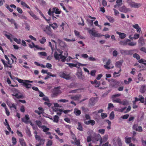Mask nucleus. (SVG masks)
<instances>
[{
    "label": "nucleus",
    "mask_w": 146,
    "mask_h": 146,
    "mask_svg": "<svg viewBox=\"0 0 146 146\" xmlns=\"http://www.w3.org/2000/svg\"><path fill=\"white\" fill-rule=\"evenodd\" d=\"M55 131L60 135L62 136L63 134V133L60 132V131L59 128H57L56 130H55Z\"/></svg>",
    "instance_id": "nucleus-50"
},
{
    "label": "nucleus",
    "mask_w": 146,
    "mask_h": 146,
    "mask_svg": "<svg viewBox=\"0 0 146 146\" xmlns=\"http://www.w3.org/2000/svg\"><path fill=\"white\" fill-rule=\"evenodd\" d=\"M5 7L9 11L11 12H12L13 11V9H11L10 8V6H9L7 4H6L5 5Z\"/></svg>",
    "instance_id": "nucleus-54"
},
{
    "label": "nucleus",
    "mask_w": 146,
    "mask_h": 146,
    "mask_svg": "<svg viewBox=\"0 0 146 146\" xmlns=\"http://www.w3.org/2000/svg\"><path fill=\"white\" fill-rule=\"evenodd\" d=\"M139 37V34L137 33H135V34H134V36L133 37V39H136L138 38Z\"/></svg>",
    "instance_id": "nucleus-60"
},
{
    "label": "nucleus",
    "mask_w": 146,
    "mask_h": 146,
    "mask_svg": "<svg viewBox=\"0 0 146 146\" xmlns=\"http://www.w3.org/2000/svg\"><path fill=\"white\" fill-rule=\"evenodd\" d=\"M96 71L95 70H93L91 71L90 74L91 76L94 77L96 76Z\"/></svg>",
    "instance_id": "nucleus-51"
},
{
    "label": "nucleus",
    "mask_w": 146,
    "mask_h": 146,
    "mask_svg": "<svg viewBox=\"0 0 146 146\" xmlns=\"http://www.w3.org/2000/svg\"><path fill=\"white\" fill-rule=\"evenodd\" d=\"M81 97V95H77L75 96H72L71 97V99L74 100H78L80 97Z\"/></svg>",
    "instance_id": "nucleus-22"
},
{
    "label": "nucleus",
    "mask_w": 146,
    "mask_h": 146,
    "mask_svg": "<svg viewBox=\"0 0 146 146\" xmlns=\"http://www.w3.org/2000/svg\"><path fill=\"white\" fill-rule=\"evenodd\" d=\"M108 139V135H106L104 136L102 138L101 137V139L100 141V146L102 143L106 141Z\"/></svg>",
    "instance_id": "nucleus-11"
},
{
    "label": "nucleus",
    "mask_w": 146,
    "mask_h": 146,
    "mask_svg": "<svg viewBox=\"0 0 146 146\" xmlns=\"http://www.w3.org/2000/svg\"><path fill=\"white\" fill-rule=\"evenodd\" d=\"M76 75L79 79L83 80L84 78V76L82 75V71L77 72Z\"/></svg>",
    "instance_id": "nucleus-14"
},
{
    "label": "nucleus",
    "mask_w": 146,
    "mask_h": 146,
    "mask_svg": "<svg viewBox=\"0 0 146 146\" xmlns=\"http://www.w3.org/2000/svg\"><path fill=\"white\" fill-rule=\"evenodd\" d=\"M30 120V118L28 115H26L25 117L21 119L22 121L26 124L28 123L29 121Z\"/></svg>",
    "instance_id": "nucleus-12"
},
{
    "label": "nucleus",
    "mask_w": 146,
    "mask_h": 146,
    "mask_svg": "<svg viewBox=\"0 0 146 146\" xmlns=\"http://www.w3.org/2000/svg\"><path fill=\"white\" fill-rule=\"evenodd\" d=\"M112 101L113 102L118 103L119 104L121 103V100L119 98H117L115 99H112Z\"/></svg>",
    "instance_id": "nucleus-37"
},
{
    "label": "nucleus",
    "mask_w": 146,
    "mask_h": 146,
    "mask_svg": "<svg viewBox=\"0 0 146 146\" xmlns=\"http://www.w3.org/2000/svg\"><path fill=\"white\" fill-rule=\"evenodd\" d=\"M97 98H92L90 99L89 101V104L91 106H94L96 103Z\"/></svg>",
    "instance_id": "nucleus-16"
},
{
    "label": "nucleus",
    "mask_w": 146,
    "mask_h": 146,
    "mask_svg": "<svg viewBox=\"0 0 146 146\" xmlns=\"http://www.w3.org/2000/svg\"><path fill=\"white\" fill-rule=\"evenodd\" d=\"M120 84V82L114 79H113L111 80V85L112 87L116 88Z\"/></svg>",
    "instance_id": "nucleus-8"
},
{
    "label": "nucleus",
    "mask_w": 146,
    "mask_h": 146,
    "mask_svg": "<svg viewBox=\"0 0 146 146\" xmlns=\"http://www.w3.org/2000/svg\"><path fill=\"white\" fill-rule=\"evenodd\" d=\"M74 32L76 36L80 37L81 38H83L82 36L80 35V33L79 32L76 30H75Z\"/></svg>",
    "instance_id": "nucleus-35"
},
{
    "label": "nucleus",
    "mask_w": 146,
    "mask_h": 146,
    "mask_svg": "<svg viewBox=\"0 0 146 146\" xmlns=\"http://www.w3.org/2000/svg\"><path fill=\"white\" fill-rule=\"evenodd\" d=\"M107 18L110 22L113 23L114 21V19L113 17H111V16H107Z\"/></svg>",
    "instance_id": "nucleus-42"
},
{
    "label": "nucleus",
    "mask_w": 146,
    "mask_h": 146,
    "mask_svg": "<svg viewBox=\"0 0 146 146\" xmlns=\"http://www.w3.org/2000/svg\"><path fill=\"white\" fill-rule=\"evenodd\" d=\"M74 113L76 116H78L81 114V111L80 110L75 109L74 110Z\"/></svg>",
    "instance_id": "nucleus-26"
},
{
    "label": "nucleus",
    "mask_w": 146,
    "mask_h": 146,
    "mask_svg": "<svg viewBox=\"0 0 146 146\" xmlns=\"http://www.w3.org/2000/svg\"><path fill=\"white\" fill-rule=\"evenodd\" d=\"M66 58L64 56L62 55V54L60 57V58L61 59V61L63 62L65 61Z\"/></svg>",
    "instance_id": "nucleus-57"
},
{
    "label": "nucleus",
    "mask_w": 146,
    "mask_h": 146,
    "mask_svg": "<svg viewBox=\"0 0 146 146\" xmlns=\"http://www.w3.org/2000/svg\"><path fill=\"white\" fill-rule=\"evenodd\" d=\"M119 11L125 13H127L130 11L129 8L126 7L125 6H123L120 9Z\"/></svg>",
    "instance_id": "nucleus-13"
},
{
    "label": "nucleus",
    "mask_w": 146,
    "mask_h": 146,
    "mask_svg": "<svg viewBox=\"0 0 146 146\" xmlns=\"http://www.w3.org/2000/svg\"><path fill=\"white\" fill-rule=\"evenodd\" d=\"M146 90V85H143L141 86L140 89V92L142 93H144Z\"/></svg>",
    "instance_id": "nucleus-19"
},
{
    "label": "nucleus",
    "mask_w": 146,
    "mask_h": 146,
    "mask_svg": "<svg viewBox=\"0 0 146 146\" xmlns=\"http://www.w3.org/2000/svg\"><path fill=\"white\" fill-rule=\"evenodd\" d=\"M24 86L27 88H29L31 87L32 85L31 84H29L27 82H25L24 83Z\"/></svg>",
    "instance_id": "nucleus-28"
},
{
    "label": "nucleus",
    "mask_w": 146,
    "mask_h": 146,
    "mask_svg": "<svg viewBox=\"0 0 146 146\" xmlns=\"http://www.w3.org/2000/svg\"><path fill=\"white\" fill-rule=\"evenodd\" d=\"M116 33L119 35V37L122 39L124 38L126 36V35L124 33H121L117 31Z\"/></svg>",
    "instance_id": "nucleus-17"
},
{
    "label": "nucleus",
    "mask_w": 146,
    "mask_h": 146,
    "mask_svg": "<svg viewBox=\"0 0 146 146\" xmlns=\"http://www.w3.org/2000/svg\"><path fill=\"white\" fill-rule=\"evenodd\" d=\"M59 76L61 78L68 80L71 78L69 74H66L64 72H61L59 73Z\"/></svg>",
    "instance_id": "nucleus-4"
},
{
    "label": "nucleus",
    "mask_w": 146,
    "mask_h": 146,
    "mask_svg": "<svg viewBox=\"0 0 146 146\" xmlns=\"http://www.w3.org/2000/svg\"><path fill=\"white\" fill-rule=\"evenodd\" d=\"M12 141L13 145H16L17 142L16 138L14 137H13L12 139Z\"/></svg>",
    "instance_id": "nucleus-45"
},
{
    "label": "nucleus",
    "mask_w": 146,
    "mask_h": 146,
    "mask_svg": "<svg viewBox=\"0 0 146 146\" xmlns=\"http://www.w3.org/2000/svg\"><path fill=\"white\" fill-rule=\"evenodd\" d=\"M81 57L84 58L86 59L88 57V55L86 54H83L81 55Z\"/></svg>",
    "instance_id": "nucleus-61"
},
{
    "label": "nucleus",
    "mask_w": 146,
    "mask_h": 146,
    "mask_svg": "<svg viewBox=\"0 0 146 146\" xmlns=\"http://www.w3.org/2000/svg\"><path fill=\"white\" fill-rule=\"evenodd\" d=\"M78 127L77 129L79 130L80 131H83V129L82 126L80 123L78 122Z\"/></svg>",
    "instance_id": "nucleus-32"
},
{
    "label": "nucleus",
    "mask_w": 146,
    "mask_h": 146,
    "mask_svg": "<svg viewBox=\"0 0 146 146\" xmlns=\"http://www.w3.org/2000/svg\"><path fill=\"white\" fill-rule=\"evenodd\" d=\"M121 103L120 104H122L123 105L125 106L127 105L129 102L126 100H123L122 101H121Z\"/></svg>",
    "instance_id": "nucleus-52"
},
{
    "label": "nucleus",
    "mask_w": 146,
    "mask_h": 146,
    "mask_svg": "<svg viewBox=\"0 0 146 146\" xmlns=\"http://www.w3.org/2000/svg\"><path fill=\"white\" fill-rule=\"evenodd\" d=\"M39 42L42 44H44L46 41V39L44 37H43L42 39L39 40Z\"/></svg>",
    "instance_id": "nucleus-48"
},
{
    "label": "nucleus",
    "mask_w": 146,
    "mask_h": 146,
    "mask_svg": "<svg viewBox=\"0 0 146 146\" xmlns=\"http://www.w3.org/2000/svg\"><path fill=\"white\" fill-rule=\"evenodd\" d=\"M59 118L57 115L54 116L53 121L54 122L58 123L59 121Z\"/></svg>",
    "instance_id": "nucleus-31"
},
{
    "label": "nucleus",
    "mask_w": 146,
    "mask_h": 146,
    "mask_svg": "<svg viewBox=\"0 0 146 146\" xmlns=\"http://www.w3.org/2000/svg\"><path fill=\"white\" fill-rule=\"evenodd\" d=\"M111 60H108L106 62V64L104 65V68L107 70H109L111 68H113L114 66H112L111 67L109 66L110 65L111 63Z\"/></svg>",
    "instance_id": "nucleus-10"
},
{
    "label": "nucleus",
    "mask_w": 146,
    "mask_h": 146,
    "mask_svg": "<svg viewBox=\"0 0 146 146\" xmlns=\"http://www.w3.org/2000/svg\"><path fill=\"white\" fill-rule=\"evenodd\" d=\"M120 52L123 55H128V50H120Z\"/></svg>",
    "instance_id": "nucleus-27"
},
{
    "label": "nucleus",
    "mask_w": 146,
    "mask_h": 146,
    "mask_svg": "<svg viewBox=\"0 0 146 146\" xmlns=\"http://www.w3.org/2000/svg\"><path fill=\"white\" fill-rule=\"evenodd\" d=\"M38 54L41 56H47V54L45 52H40L38 53Z\"/></svg>",
    "instance_id": "nucleus-49"
},
{
    "label": "nucleus",
    "mask_w": 146,
    "mask_h": 146,
    "mask_svg": "<svg viewBox=\"0 0 146 146\" xmlns=\"http://www.w3.org/2000/svg\"><path fill=\"white\" fill-rule=\"evenodd\" d=\"M114 112L112 111L110 113L109 116V118L110 120H112L114 119Z\"/></svg>",
    "instance_id": "nucleus-44"
},
{
    "label": "nucleus",
    "mask_w": 146,
    "mask_h": 146,
    "mask_svg": "<svg viewBox=\"0 0 146 146\" xmlns=\"http://www.w3.org/2000/svg\"><path fill=\"white\" fill-rule=\"evenodd\" d=\"M62 53H60L58 54L57 53V52H55L54 54V56L56 60H59L60 59V57L62 55Z\"/></svg>",
    "instance_id": "nucleus-25"
},
{
    "label": "nucleus",
    "mask_w": 146,
    "mask_h": 146,
    "mask_svg": "<svg viewBox=\"0 0 146 146\" xmlns=\"http://www.w3.org/2000/svg\"><path fill=\"white\" fill-rule=\"evenodd\" d=\"M61 13V11L59 10L58 8L54 7L52 8V11L51 9H49L48 13L49 15L52 17L53 20H54V18L56 19V17L54 16V13L58 14H60Z\"/></svg>",
    "instance_id": "nucleus-1"
},
{
    "label": "nucleus",
    "mask_w": 146,
    "mask_h": 146,
    "mask_svg": "<svg viewBox=\"0 0 146 146\" xmlns=\"http://www.w3.org/2000/svg\"><path fill=\"white\" fill-rule=\"evenodd\" d=\"M117 141L119 146H122V143L120 138L118 137L117 138Z\"/></svg>",
    "instance_id": "nucleus-43"
},
{
    "label": "nucleus",
    "mask_w": 146,
    "mask_h": 146,
    "mask_svg": "<svg viewBox=\"0 0 146 146\" xmlns=\"http://www.w3.org/2000/svg\"><path fill=\"white\" fill-rule=\"evenodd\" d=\"M13 40L14 41L16 42L18 44H20L21 43V40L20 39H18L16 38H13Z\"/></svg>",
    "instance_id": "nucleus-56"
},
{
    "label": "nucleus",
    "mask_w": 146,
    "mask_h": 146,
    "mask_svg": "<svg viewBox=\"0 0 146 146\" xmlns=\"http://www.w3.org/2000/svg\"><path fill=\"white\" fill-rule=\"evenodd\" d=\"M12 91L13 93V94H12V96H13L16 97V98L19 99L23 98V96L22 95H18L20 93L19 90L14 88L13 89Z\"/></svg>",
    "instance_id": "nucleus-2"
},
{
    "label": "nucleus",
    "mask_w": 146,
    "mask_h": 146,
    "mask_svg": "<svg viewBox=\"0 0 146 146\" xmlns=\"http://www.w3.org/2000/svg\"><path fill=\"white\" fill-rule=\"evenodd\" d=\"M106 122L108 123V126L107 127V128L108 129H111V122L109 120H106Z\"/></svg>",
    "instance_id": "nucleus-53"
},
{
    "label": "nucleus",
    "mask_w": 146,
    "mask_h": 146,
    "mask_svg": "<svg viewBox=\"0 0 146 146\" xmlns=\"http://www.w3.org/2000/svg\"><path fill=\"white\" fill-rule=\"evenodd\" d=\"M41 128L43 129V131L44 132H46L49 130V129L45 125H42Z\"/></svg>",
    "instance_id": "nucleus-29"
},
{
    "label": "nucleus",
    "mask_w": 146,
    "mask_h": 146,
    "mask_svg": "<svg viewBox=\"0 0 146 146\" xmlns=\"http://www.w3.org/2000/svg\"><path fill=\"white\" fill-rule=\"evenodd\" d=\"M46 67L50 69H51V67H52V65L50 64L49 63H46Z\"/></svg>",
    "instance_id": "nucleus-64"
},
{
    "label": "nucleus",
    "mask_w": 146,
    "mask_h": 146,
    "mask_svg": "<svg viewBox=\"0 0 146 146\" xmlns=\"http://www.w3.org/2000/svg\"><path fill=\"white\" fill-rule=\"evenodd\" d=\"M125 142L127 143H129L131 142V138H127L125 137Z\"/></svg>",
    "instance_id": "nucleus-41"
},
{
    "label": "nucleus",
    "mask_w": 146,
    "mask_h": 146,
    "mask_svg": "<svg viewBox=\"0 0 146 146\" xmlns=\"http://www.w3.org/2000/svg\"><path fill=\"white\" fill-rule=\"evenodd\" d=\"M101 136L99 134L96 135L94 137V140L97 141H100L101 139Z\"/></svg>",
    "instance_id": "nucleus-20"
},
{
    "label": "nucleus",
    "mask_w": 146,
    "mask_h": 146,
    "mask_svg": "<svg viewBox=\"0 0 146 146\" xmlns=\"http://www.w3.org/2000/svg\"><path fill=\"white\" fill-rule=\"evenodd\" d=\"M121 69H120V70H119V71H118V72H114L113 74V75L115 76V77H117L120 76V74H119L117 75H115L120 73L121 72Z\"/></svg>",
    "instance_id": "nucleus-47"
},
{
    "label": "nucleus",
    "mask_w": 146,
    "mask_h": 146,
    "mask_svg": "<svg viewBox=\"0 0 146 146\" xmlns=\"http://www.w3.org/2000/svg\"><path fill=\"white\" fill-rule=\"evenodd\" d=\"M138 42L141 45H143L144 43V39L142 37H140L139 40Z\"/></svg>",
    "instance_id": "nucleus-36"
},
{
    "label": "nucleus",
    "mask_w": 146,
    "mask_h": 146,
    "mask_svg": "<svg viewBox=\"0 0 146 146\" xmlns=\"http://www.w3.org/2000/svg\"><path fill=\"white\" fill-rule=\"evenodd\" d=\"M60 86L55 87L52 92V97H55L61 93L60 90Z\"/></svg>",
    "instance_id": "nucleus-3"
},
{
    "label": "nucleus",
    "mask_w": 146,
    "mask_h": 146,
    "mask_svg": "<svg viewBox=\"0 0 146 146\" xmlns=\"http://www.w3.org/2000/svg\"><path fill=\"white\" fill-rule=\"evenodd\" d=\"M136 44V42H128V45L131 46H133L135 45Z\"/></svg>",
    "instance_id": "nucleus-55"
},
{
    "label": "nucleus",
    "mask_w": 146,
    "mask_h": 146,
    "mask_svg": "<svg viewBox=\"0 0 146 146\" xmlns=\"http://www.w3.org/2000/svg\"><path fill=\"white\" fill-rule=\"evenodd\" d=\"M35 122L36 124L40 128L41 127V125L42 124V123L41 121L40 120H36L35 121Z\"/></svg>",
    "instance_id": "nucleus-40"
},
{
    "label": "nucleus",
    "mask_w": 146,
    "mask_h": 146,
    "mask_svg": "<svg viewBox=\"0 0 146 146\" xmlns=\"http://www.w3.org/2000/svg\"><path fill=\"white\" fill-rule=\"evenodd\" d=\"M26 133L29 137H31V136L32 135L31 131L29 129H27L26 130Z\"/></svg>",
    "instance_id": "nucleus-38"
},
{
    "label": "nucleus",
    "mask_w": 146,
    "mask_h": 146,
    "mask_svg": "<svg viewBox=\"0 0 146 146\" xmlns=\"http://www.w3.org/2000/svg\"><path fill=\"white\" fill-rule=\"evenodd\" d=\"M128 4L131 7L136 8H139L142 5L141 3H137L133 1L129 2Z\"/></svg>",
    "instance_id": "nucleus-5"
},
{
    "label": "nucleus",
    "mask_w": 146,
    "mask_h": 146,
    "mask_svg": "<svg viewBox=\"0 0 146 146\" xmlns=\"http://www.w3.org/2000/svg\"><path fill=\"white\" fill-rule=\"evenodd\" d=\"M123 62V60H121L117 62L115 64V67L119 68L120 69H121V66Z\"/></svg>",
    "instance_id": "nucleus-15"
},
{
    "label": "nucleus",
    "mask_w": 146,
    "mask_h": 146,
    "mask_svg": "<svg viewBox=\"0 0 146 146\" xmlns=\"http://www.w3.org/2000/svg\"><path fill=\"white\" fill-rule=\"evenodd\" d=\"M49 25L54 29H56L58 27L57 24L55 23H54L53 24H49Z\"/></svg>",
    "instance_id": "nucleus-33"
},
{
    "label": "nucleus",
    "mask_w": 146,
    "mask_h": 146,
    "mask_svg": "<svg viewBox=\"0 0 146 146\" xmlns=\"http://www.w3.org/2000/svg\"><path fill=\"white\" fill-rule=\"evenodd\" d=\"M74 65L75 66L74 67H76L78 68H79L80 66H84L86 65L85 64H81L78 62H77V64H74Z\"/></svg>",
    "instance_id": "nucleus-34"
},
{
    "label": "nucleus",
    "mask_w": 146,
    "mask_h": 146,
    "mask_svg": "<svg viewBox=\"0 0 146 146\" xmlns=\"http://www.w3.org/2000/svg\"><path fill=\"white\" fill-rule=\"evenodd\" d=\"M21 4L23 7L27 8V9H30V8L29 7L25 2L23 1H21Z\"/></svg>",
    "instance_id": "nucleus-30"
},
{
    "label": "nucleus",
    "mask_w": 146,
    "mask_h": 146,
    "mask_svg": "<svg viewBox=\"0 0 146 146\" xmlns=\"http://www.w3.org/2000/svg\"><path fill=\"white\" fill-rule=\"evenodd\" d=\"M130 40L129 39H127L125 40L121 41L119 42V44L123 45H128V42H130Z\"/></svg>",
    "instance_id": "nucleus-21"
},
{
    "label": "nucleus",
    "mask_w": 146,
    "mask_h": 146,
    "mask_svg": "<svg viewBox=\"0 0 146 146\" xmlns=\"http://www.w3.org/2000/svg\"><path fill=\"white\" fill-rule=\"evenodd\" d=\"M136 131L140 132L142 131L143 129L142 127L141 126H138L137 129H136Z\"/></svg>",
    "instance_id": "nucleus-62"
},
{
    "label": "nucleus",
    "mask_w": 146,
    "mask_h": 146,
    "mask_svg": "<svg viewBox=\"0 0 146 146\" xmlns=\"http://www.w3.org/2000/svg\"><path fill=\"white\" fill-rule=\"evenodd\" d=\"M105 132V130L104 129H100L98 131V132L102 134H104Z\"/></svg>",
    "instance_id": "nucleus-59"
},
{
    "label": "nucleus",
    "mask_w": 146,
    "mask_h": 146,
    "mask_svg": "<svg viewBox=\"0 0 146 146\" xmlns=\"http://www.w3.org/2000/svg\"><path fill=\"white\" fill-rule=\"evenodd\" d=\"M133 57L136 58L137 60H139L140 59V56L137 53H135L133 54Z\"/></svg>",
    "instance_id": "nucleus-46"
},
{
    "label": "nucleus",
    "mask_w": 146,
    "mask_h": 146,
    "mask_svg": "<svg viewBox=\"0 0 146 146\" xmlns=\"http://www.w3.org/2000/svg\"><path fill=\"white\" fill-rule=\"evenodd\" d=\"M84 123L86 124L89 125L90 124L92 126L94 125L95 123V121L92 119L88 121H85Z\"/></svg>",
    "instance_id": "nucleus-18"
},
{
    "label": "nucleus",
    "mask_w": 146,
    "mask_h": 146,
    "mask_svg": "<svg viewBox=\"0 0 146 146\" xmlns=\"http://www.w3.org/2000/svg\"><path fill=\"white\" fill-rule=\"evenodd\" d=\"M139 99V101L142 103H143L145 102L144 99V97L142 95H139L138 96Z\"/></svg>",
    "instance_id": "nucleus-39"
},
{
    "label": "nucleus",
    "mask_w": 146,
    "mask_h": 146,
    "mask_svg": "<svg viewBox=\"0 0 146 146\" xmlns=\"http://www.w3.org/2000/svg\"><path fill=\"white\" fill-rule=\"evenodd\" d=\"M27 12L34 19H38L37 16L32 11H28Z\"/></svg>",
    "instance_id": "nucleus-24"
},
{
    "label": "nucleus",
    "mask_w": 146,
    "mask_h": 146,
    "mask_svg": "<svg viewBox=\"0 0 146 146\" xmlns=\"http://www.w3.org/2000/svg\"><path fill=\"white\" fill-rule=\"evenodd\" d=\"M52 144V142L51 140H49L48 141L47 144L46 146H51Z\"/></svg>",
    "instance_id": "nucleus-63"
},
{
    "label": "nucleus",
    "mask_w": 146,
    "mask_h": 146,
    "mask_svg": "<svg viewBox=\"0 0 146 146\" xmlns=\"http://www.w3.org/2000/svg\"><path fill=\"white\" fill-rule=\"evenodd\" d=\"M94 29L93 28L92 29L89 30L88 32L91 35L95 37H101V34L100 33H97L94 31Z\"/></svg>",
    "instance_id": "nucleus-7"
},
{
    "label": "nucleus",
    "mask_w": 146,
    "mask_h": 146,
    "mask_svg": "<svg viewBox=\"0 0 146 146\" xmlns=\"http://www.w3.org/2000/svg\"><path fill=\"white\" fill-rule=\"evenodd\" d=\"M91 83L92 84H97V85H95L94 86L96 88H98L99 89H102V87H99V86L101 84L100 82L99 81H98L96 80H95L94 81H91Z\"/></svg>",
    "instance_id": "nucleus-9"
},
{
    "label": "nucleus",
    "mask_w": 146,
    "mask_h": 146,
    "mask_svg": "<svg viewBox=\"0 0 146 146\" xmlns=\"http://www.w3.org/2000/svg\"><path fill=\"white\" fill-rule=\"evenodd\" d=\"M19 142L21 146H27L24 139L23 138H20Z\"/></svg>",
    "instance_id": "nucleus-23"
},
{
    "label": "nucleus",
    "mask_w": 146,
    "mask_h": 146,
    "mask_svg": "<svg viewBox=\"0 0 146 146\" xmlns=\"http://www.w3.org/2000/svg\"><path fill=\"white\" fill-rule=\"evenodd\" d=\"M46 33L49 35H51L52 33V31L50 26L49 25H47L44 30Z\"/></svg>",
    "instance_id": "nucleus-6"
},
{
    "label": "nucleus",
    "mask_w": 146,
    "mask_h": 146,
    "mask_svg": "<svg viewBox=\"0 0 146 146\" xmlns=\"http://www.w3.org/2000/svg\"><path fill=\"white\" fill-rule=\"evenodd\" d=\"M121 94H114L112 96L111 98L112 99H114L115 97H118L121 96Z\"/></svg>",
    "instance_id": "nucleus-58"
}]
</instances>
